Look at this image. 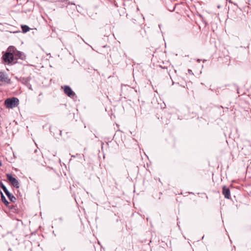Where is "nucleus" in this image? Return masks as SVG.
I'll list each match as a JSON object with an SVG mask.
<instances>
[{
    "label": "nucleus",
    "instance_id": "f257e3e1",
    "mask_svg": "<svg viewBox=\"0 0 251 251\" xmlns=\"http://www.w3.org/2000/svg\"><path fill=\"white\" fill-rule=\"evenodd\" d=\"M14 50V46H10L2 57L3 62L8 65L16 63L14 54H13Z\"/></svg>",
    "mask_w": 251,
    "mask_h": 251
},
{
    "label": "nucleus",
    "instance_id": "f03ea898",
    "mask_svg": "<svg viewBox=\"0 0 251 251\" xmlns=\"http://www.w3.org/2000/svg\"><path fill=\"white\" fill-rule=\"evenodd\" d=\"M19 100L18 98L12 97L7 99L4 101V104L7 108H13L17 106L19 104Z\"/></svg>",
    "mask_w": 251,
    "mask_h": 251
},
{
    "label": "nucleus",
    "instance_id": "7ed1b4c3",
    "mask_svg": "<svg viewBox=\"0 0 251 251\" xmlns=\"http://www.w3.org/2000/svg\"><path fill=\"white\" fill-rule=\"evenodd\" d=\"M6 177L8 180L11 183V184L15 188H19L20 187L19 182L18 180L13 177L10 174H6Z\"/></svg>",
    "mask_w": 251,
    "mask_h": 251
},
{
    "label": "nucleus",
    "instance_id": "20e7f679",
    "mask_svg": "<svg viewBox=\"0 0 251 251\" xmlns=\"http://www.w3.org/2000/svg\"><path fill=\"white\" fill-rule=\"evenodd\" d=\"M62 88L63 89L65 94L68 97L72 98L75 96V93L72 90L70 86L65 85L62 86Z\"/></svg>",
    "mask_w": 251,
    "mask_h": 251
},
{
    "label": "nucleus",
    "instance_id": "39448f33",
    "mask_svg": "<svg viewBox=\"0 0 251 251\" xmlns=\"http://www.w3.org/2000/svg\"><path fill=\"white\" fill-rule=\"evenodd\" d=\"M14 49L13 54H14L15 61L19 58L24 59L25 57L24 54L22 52L17 50L15 47H14Z\"/></svg>",
    "mask_w": 251,
    "mask_h": 251
},
{
    "label": "nucleus",
    "instance_id": "423d86ee",
    "mask_svg": "<svg viewBox=\"0 0 251 251\" xmlns=\"http://www.w3.org/2000/svg\"><path fill=\"white\" fill-rule=\"evenodd\" d=\"M0 81L9 83L10 79L4 72H0Z\"/></svg>",
    "mask_w": 251,
    "mask_h": 251
},
{
    "label": "nucleus",
    "instance_id": "0eeeda50",
    "mask_svg": "<svg viewBox=\"0 0 251 251\" xmlns=\"http://www.w3.org/2000/svg\"><path fill=\"white\" fill-rule=\"evenodd\" d=\"M223 194L224 195L225 198L227 199L230 198V192L228 188H227L226 186L223 187Z\"/></svg>",
    "mask_w": 251,
    "mask_h": 251
},
{
    "label": "nucleus",
    "instance_id": "6e6552de",
    "mask_svg": "<svg viewBox=\"0 0 251 251\" xmlns=\"http://www.w3.org/2000/svg\"><path fill=\"white\" fill-rule=\"evenodd\" d=\"M4 192L5 193V194H6V195L7 196L8 198L9 199V200L11 201V202H15L16 199V198L14 197V196L13 195H12V194H11L9 191L8 190V189H6L5 191H4Z\"/></svg>",
    "mask_w": 251,
    "mask_h": 251
},
{
    "label": "nucleus",
    "instance_id": "1a4fd4ad",
    "mask_svg": "<svg viewBox=\"0 0 251 251\" xmlns=\"http://www.w3.org/2000/svg\"><path fill=\"white\" fill-rule=\"evenodd\" d=\"M0 194L1 196V201L5 204V205L8 206V205L9 204V202L6 200V199L5 198L1 191H0Z\"/></svg>",
    "mask_w": 251,
    "mask_h": 251
},
{
    "label": "nucleus",
    "instance_id": "9d476101",
    "mask_svg": "<svg viewBox=\"0 0 251 251\" xmlns=\"http://www.w3.org/2000/svg\"><path fill=\"white\" fill-rule=\"evenodd\" d=\"M22 31L24 33H26L29 30V27L26 25H22L21 26Z\"/></svg>",
    "mask_w": 251,
    "mask_h": 251
},
{
    "label": "nucleus",
    "instance_id": "9b49d317",
    "mask_svg": "<svg viewBox=\"0 0 251 251\" xmlns=\"http://www.w3.org/2000/svg\"><path fill=\"white\" fill-rule=\"evenodd\" d=\"M21 82L26 85L28 84L29 80L27 78H22L20 79Z\"/></svg>",
    "mask_w": 251,
    "mask_h": 251
},
{
    "label": "nucleus",
    "instance_id": "f8f14e48",
    "mask_svg": "<svg viewBox=\"0 0 251 251\" xmlns=\"http://www.w3.org/2000/svg\"><path fill=\"white\" fill-rule=\"evenodd\" d=\"M0 187L3 190V191H5L7 189L6 186L3 184L1 181H0Z\"/></svg>",
    "mask_w": 251,
    "mask_h": 251
},
{
    "label": "nucleus",
    "instance_id": "ddd939ff",
    "mask_svg": "<svg viewBox=\"0 0 251 251\" xmlns=\"http://www.w3.org/2000/svg\"><path fill=\"white\" fill-rule=\"evenodd\" d=\"M112 2L114 3V4L115 6H117V7L118 6V2H117V0H111V3H112Z\"/></svg>",
    "mask_w": 251,
    "mask_h": 251
},
{
    "label": "nucleus",
    "instance_id": "4468645a",
    "mask_svg": "<svg viewBox=\"0 0 251 251\" xmlns=\"http://www.w3.org/2000/svg\"><path fill=\"white\" fill-rule=\"evenodd\" d=\"M116 140V134H115V135H114L113 136V140Z\"/></svg>",
    "mask_w": 251,
    "mask_h": 251
},
{
    "label": "nucleus",
    "instance_id": "2eb2a0df",
    "mask_svg": "<svg viewBox=\"0 0 251 251\" xmlns=\"http://www.w3.org/2000/svg\"><path fill=\"white\" fill-rule=\"evenodd\" d=\"M226 1H228V2H230V3H232L231 0H226Z\"/></svg>",
    "mask_w": 251,
    "mask_h": 251
},
{
    "label": "nucleus",
    "instance_id": "dca6fc26",
    "mask_svg": "<svg viewBox=\"0 0 251 251\" xmlns=\"http://www.w3.org/2000/svg\"><path fill=\"white\" fill-rule=\"evenodd\" d=\"M2 165V163L0 161V166H1Z\"/></svg>",
    "mask_w": 251,
    "mask_h": 251
},
{
    "label": "nucleus",
    "instance_id": "f3484780",
    "mask_svg": "<svg viewBox=\"0 0 251 251\" xmlns=\"http://www.w3.org/2000/svg\"><path fill=\"white\" fill-rule=\"evenodd\" d=\"M197 61H198V62H200V59H198V60H197Z\"/></svg>",
    "mask_w": 251,
    "mask_h": 251
},
{
    "label": "nucleus",
    "instance_id": "a211bd4d",
    "mask_svg": "<svg viewBox=\"0 0 251 251\" xmlns=\"http://www.w3.org/2000/svg\"><path fill=\"white\" fill-rule=\"evenodd\" d=\"M61 133H62V131H61V130H60V135L61 134Z\"/></svg>",
    "mask_w": 251,
    "mask_h": 251
},
{
    "label": "nucleus",
    "instance_id": "6ab92c4d",
    "mask_svg": "<svg viewBox=\"0 0 251 251\" xmlns=\"http://www.w3.org/2000/svg\"><path fill=\"white\" fill-rule=\"evenodd\" d=\"M72 157H75V155H72Z\"/></svg>",
    "mask_w": 251,
    "mask_h": 251
},
{
    "label": "nucleus",
    "instance_id": "aec40b11",
    "mask_svg": "<svg viewBox=\"0 0 251 251\" xmlns=\"http://www.w3.org/2000/svg\"><path fill=\"white\" fill-rule=\"evenodd\" d=\"M188 71L189 72V73H191V70H188Z\"/></svg>",
    "mask_w": 251,
    "mask_h": 251
},
{
    "label": "nucleus",
    "instance_id": "412c9836",
    "mask_svg": "<svg viewBox=\"0 0 251 251\" xmlns=\"http://www.w3.org/2000/svg\"><path fill=\"white\" fill-rule=\"evenodd\" d=\"M188 71L189 72V73H191V70H188Z\"/></svg>",
    "mask_w": 251,
    "mask_h": 251
},
{
    "label": "nucleus",
    "instance_id": "4be33fe9",
    "mask_svg": "<svg viewBox=\"0 0 251 251\" xmlns=\"http://www.w3.org/2000/svg\"><path fill=\"white\" fill-rule=\"evenodd\" d=\"M218 8H220V5H218Z\"/></svg>",
    "mask_w": 251,
    "mask_h": 251
},
{
    "label": "nucleus",
    "instance_id": "5701e85b",
    "mask_svg": "<svg viewBox=\"0 0 251 251\" xmlns=\"http://www.w3.org/2000/svg\"><path fill=\"white\" fill-rule=\"evenodd\" d=\"M203 62H204L206 61V60H203Z\"/></svg>",
    "mask_w": 251,
    "mask_h": 251
}]
</instances>
